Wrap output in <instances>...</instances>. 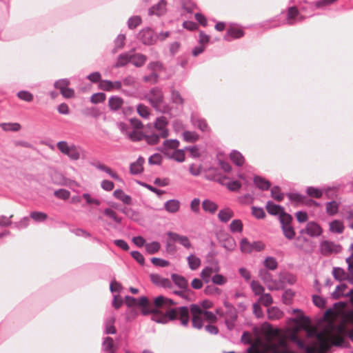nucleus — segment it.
Here are the masks:
<instances>
[{"instance_id": "1", "label": "nucleus", "mask_w": 353, "mask_h": 353, "mask_svg": "<svg viewBox=\"0 0 353 353\" xmlns=\"http://www.w3.org/2000/svg\"><path fill=\"white\" fill-rule=\"evenodd\" d=\"M299 14V11L296 6L289 7L288 9L287 17L283 21H281L279 17L277 16L263 23L261 26L265 28H273L279 27L281 25L288 24L292 25V20Z\"/></svg>"}, {"instance_id": "2", "label": "nucleus", "mask_w": 353, "mask_h": 353, "mask_svg": "<svg viewBox=\"0 0 353 353\" xmlns=\"http://www.w3.org/2000/svg\"><path fill=\"white\" fill-rule=\"evenodd\" d=\"M240 250L243 253L250 254L252 252H261L265 248V244L261 241H254L250 242L245 237L240 241Z\"/></svg>"}, {"instance_id": "3", "label": "nucleus", "mask_w": 353, "mask_h": 353, "mask_svg": "<svg viewBox=\"0 0 353 353\" xmlns=\"http://www.w3.org/2000/svg\"><path fill=\"white\" fill-rule=\"evenodd\" d=\"M57 148L72 160L77 161L79 159V152L74 145H69L67 141H60L57 143Z\"/></svg>"}, {"instance_id": "4", "label": "nucleus", "mask_w": 353, "mask_h": 353, "mask_svg": "<svg viewBox=\"0 0 353 353\" xmlns=\"http://www.w3.org/2000/svg\"><path fill=\"white\" fill-rule=\"evenodd\" d=\"M157 38V35L150 27L143 28L137 34V39L145 46H152L154 44Z\"/></svg>"}, {"instance_id": "5", "label": "nucleus", "mask_w": 353, "mask_h": 353, "mask_svg": "<svg viewBox=\"0 0 353 353\" xmlns=\"http://www.w3.org/2000/svg\"><path fill=\"white\" fill-rule=\"evenodd\" d=\"M176 319V309L175 307L167 310L164 314H161L159 310V313L152 314L151 320L161 324H165L168 321H172Z\"/></svg>"}, {"instance_id": "6", "label": "nucleus", "mask_w": 353, "mask_h": 353, "mask_svg": "<svg viewBox=\"0 0 353 353\" xmlns=\"http://www.w3.org/2000/svg\"><path fill=\"white\" fill-rule=\"evenodd\" d=\"M145 97L149 101L154 108L157 109L159 105L163 101L162 89L159 87L152 88L149 93L145 94Z\"/></svg>"}, {"instance_id": "7", "label": "nucleus", "mask_w": 353, "mask_h": 353, "mask_svg": "<svg viewBox=\"0 0 353 353\" xmlns=\"http://www.w3.org/2000/svg\"><path fill=\"white\" fill-rule=\"evenodd\" d=\"M319 249L323 256H328L332 253H340L342 250V247L340 244H336L333 241L323 240L320 243Z\"/></svg>"}, {"instance_id": "8", "label": "nucleus", "mask_w": 353, "mask_h": 353, "mask_svg": "<svg viewBox=\"0 0 353 353\" xmlns=\"http://www.w3.org/2000/svg\"><path fill=\"white\" fill-rule=\"evenodd\" d=\"M137 307L140 308L143 316L157 314L159 313L158 308H154L151 306L149 299L146 296H141L138 298V304Z\"/></svg>"}, {"instance_id": "9", "label": "nucleus", "mask_w": 353, "mask_h": 353, "mask_svg": "<svg viewBox=\"0 0 353 353\" xmlns=\"http://www.w3.org/2000/svg\"><path fill=\"white\" fill-rule=\"evenodd\" d=\"M292 313L296 314V315L294 317L289 318V321L294 323L298 326L303 327L310 323V318L308 316H305L302 310L294 308L292 310Z\"/></svg>"}, {"instance_id": "10", "label": "nucleus", "mask_w": 353, "mask_h": 353, "mask_svg": "<svg viewBox=\"0 0 353 353\" xmlns=\"http://www.w3.org/2000/svg\"><path fill=\"white\" fill-rule=\"evenodd\" d=\"M166 234L168 236H170L172 241L179 242L186 249H190L192 247L191 242L186 236L180 235L179 234L172 231L168 232Z\"/></svg>"}, {"instance_id": "11", "label": "nucleus", "mask_w": 353, "mask_h": 353, "mask_svg": "<svg viewBox=\"0 0 353 353\" xmlns=\"http://www.w3.org/2000/svg\"><path fill=\"white\" fill-rule=\"evenodd\" d=\"M190 122L194 127L198 128L201 132H204L210 130L207 121L203 118H200L192 114L190 117Z\"/></svg>"}, {"instance_id": "12", "label": "nucleus", "mask_w": 353, "mask_h": 353, "mask_svg": "<svg viewBox=\"0 0 353 353\" xmlns=\"http://www.w3.org/2000/svg\"><path fill=\"white\" fill-rule=\"evenodd\" d=\"M245 34V32L240 28H229L225 35L223 39L226 41H231L232 39H240Z\"/></svg>"}, {"instance_id": "13", "label": "nucleus", "mask_w": 353, "mask_h": 353, "mask_svg": "<svg viewBox=\"0 0 353 353\" xmlns=\"http://www.w3.org/2000/svg\"><path fill=\"white\" fill-rule=\"evenodd\" d=\"M307 234L311 237H318L323 233L321 226L315 221H309L306 225Z\"/></svg>"}, {"instance_id": "14", "label": "nucleus", "mask_w": 353, "mask_h": 353, "mask_svg": "<svg viewBox=\"0 0 353 353\" xmlns=\"http://www.w3.org/2000/svg\"><path fill=\"white\" fill-rule=\"evenodd\" d=\"M145 163V159L139 156L137 161L130 165V173L132 175H138L143 172V165Z\"/></svg>"}, {"instance_id": "15", "label": "nucleus", "mask_w": 353, "mask_h": 353, "mask_svg": "<svg viewBox=\"0 0 353 353\" xmlns=\"http://www.w3.org/2000/svg\"><path fill=\"white\" fill-rule=\"evenodd\" d=\"M171 279L175 285L185 291H190L188 280L182 275L176 273L171 274Z\"/></svg>"}, {"instance_id": "16", "label": "nucleus", "mask_w": 353, "mask_h": 353, "mask_svg": "<svg viewBox=\"0 0 353 353\" xmlns=\"http://www.w3.org/2000/svg\"><path fill=\"white\" fill-rule=\"evenodd\" d=\"M265 209L269 214L279 216L285 210L283 206L276 204L271 200L267 201Z\"/></svg>"}, {"instance_id": "17", "label": "nucleus", "mask_w": 353, "mask_h": 353, "mask_svg": "<svg viewBox=\"0 0 353 353\" xmlns=\"http://www.w3.org/2000/svg\"><path fill=\"white\" fill-rule=\"evenodd\" d=\"M176 309V316H180V323L186 327L189 323V309L186 305L175 307Z\"/></svg>"}, {"instance_id": "18", "label": "nucleus", "mask_w": 353, "mask_h": 353, "mask_svg": "<svg viewBox=\"0 0 353 353\" xmlns=\"http://www.w3.org/2000/svg\"><path fill=\"white\" fill-rule=\"evenodd\" d=\"M132 51L125 52L120 54L117 59L116 62L114 63L112 67L114 68H120L123 67L126 65L128 63H131L132 56H131Z\"/></svg>"}, {"instance_id": "19", "label": "nucleus", "mask_w": 353, "mask_h": 353, "mask_svg": "<svg viewBox=\"0 0 353 353\" xmlns=\"http://www.w3.org/2000/svg\"><path fill=\"white\" fill-rule=\"evenodd\" d=\"M253 182L256 188L262 191L268 190L272 185V183L270 181L259 175H255L254 176Z\"/></svg>"}, {"instance_id": "20", "label": "nucleus", "mask_w": 353, "mask_h": 353, "mask_svg": "<svg viewBox=\"0 0 353 353\" xmlns=\"http://www.w3.org/2000/svg\"><path fill=\"white\" fill-rule=\"evenodd\" d=\"M131 56V63L136 68H141L144 65L148 59L146 55L141 53H135L133 50H132Z\"/></svg>"}, {"instance_id": "21", "label": "nucleus", "mask_w": 353, "mask_h": 353, "mask_svg": "<svg viewBox=\"0 0 353 353\" xmlns=\"http://www.w3.org/2000/svg\"><path fill=\"white\" fill-rule=\"evenodd\" d=\"M288 339L291 343L296 344L300 350H304L307 353L312 352L310 347H309L307 345H306L305 342L303 340H301V339H299V337L296 334H290L289 336Z\"/></svg>"}, {"instance_id": "22", "label": "nucleus", "mask_w": 353, "mask_h": 353, "mask_svg": "<svg viewBox=\"0 0 353 353\" xmlns=\"http://www.w3.org/2000/svg\"><path fill=\"white\" fill-rule=\"evenodd\" d=\"M288 339L291 343L296 344L300 350H304L307 353L312 352L310 347H309L307 345H306L305 342L303 340H301V339H299V337L296 334H290L289 336Z\"/></svg>"}, {"instance_id": "23", "label": "nucleus", "mask_w": 353, "mask_h": 353, "mask_svg": "<svg viewBox=\"0 0 353 353\" xmlns=\"http://www.w3.org/2000/svg\"><path fill=\"white\" fill-rule=\"evenodd\" d=\"M234 216V212L230 208H225L219 210L217 217L223 223H228Z\"/></svg>"}, {"instance_id": "24", "label": "nucleus", "mask_w": 353, "mask_h": 353, "mask_svg": "<svg viewBox=\"0 0 353 353\" xmlns=\"http://www.w3.org/2000/svg\"><path fill=\"white\" fill-rule=\"evenodd\" d=\"M230 159L237 167H241L245 163L243 154L236 150H232L230 154Z\"/></svg>"}, {"instance_id": "25", "label": "nucleus", "mask_w": 353, "mask_h": 353, "mask_svg": "<svg viewBox=\"0 0 353 353\" xmlns=\"http://www.w3.org/2000/svg\"><path fill=\"white\" fill-rule=\"evenodd\" d=\"M164 208L170 213H175L180 208V201L176 199H170L164 203Z\"/></svg>"}, {"instance_id": "26", "label": "nucleus", "mask_w": 353, "mask_h": 353, "mask_svg": "<svg viewBox=\"0 0 353 353\" xmlns=\"http://www.w3.org/2000/svg\"><path fill=\"white\" fill-rule=\"evenodd\" d=\"M224 307L226 309L225 314L230 319H237L238 312L236 307L231 303L228 302L226 299L223 302Z\"/></svg>"}, {"instance_id": "27", "label": "nucleus", "mask_w": 353, "mask_h": 353, "mask_svg": "<svg viewBox=\"0 0 353 353\" xmlns=\"http://www.w3.org/2000/svg\"><path fill=\"white\" fill-rule=\"evenodd\" d=\"M339 203L332 200L325 203V211L326 213L330 216H334L339 212Z\"/></svg>"}, {"instance_id": "28", "label": "nucleus", "mask_w": 353, "mask_h": 353, "mask_svg": "<svg viewBox=\"0 0 353 353\" xmlns=\"http://www.w3.org/2000/svg\"><path fill=\"white\" fill-rule=\"evenodd\" d=\"M113 196L121 201L124 204L130 205L132 203V198L130 195L125 194L121 189H117L113 192Z\"/></svg>"}, {"instance_id": "29", "label": "nucleus", "mask_w": 353, "mask_h": 353, "mask_svg": "<svg viewBox=\"0 0 353 353\" xmlns=\"http://www.w3.org/2000/svg\"><path fill=\"white\" fill-rule=\"evenodd\" d=\"M31 218L37 223H42L46 221L48 218L47 213L41 211H32L29 214V219Z\"/></svg>"}, {"instance_id": "30", "label": "nucleus", "mask_w": 353, "mask_h": 353, "mask_svg": "<svg viewBox=\"0 0 353 353\" xmlns=\"http://www.w3.org/2000/svg\"><path fill=\"white\" fill-rule=\"evenodd\" d=\"M202 208L205 212L214 214L217 210L218 205L215 202L206 199L202 202Z\"/></svg>"}, {"instance_id": "31", "label": "nucleus", "mask_w": 353, "mask_h": 353, "mask_svg": "<svg viewBox=\"0 0 353 353\" xmlns=\"http://www.w3.org/2000/svg\"><path fill=\"white\" fill-rule=\"evenodd\" d=\"M330 230L332 232L341 234L344 230V225L341 221L334 219L330 223Z\"/></svg>"}, {"instance_id": "32", "label": "nucleus", "mask_w": 353, "mask_h": 353, "mask_svg": "<svg viewBox=\"0 0 353 353\" xmlns=\"http://www.w3.org/2000/svg\"><path fill=\"white\" fill-rule=\"evenodd\" d=\"M232 233H241L243 230V224L241 219H234L229 225Z\"/></svg>"}, {"instance_id": "33", "label": "nucleus", "mask_w": 353, "mask_h": 353, "mask_svg": "<svg viewBox=\"0 0 353 353\" xmlns=\"http://www.w3.org/2000/svg\"><path fill=\"white\" fill-rule=\"evenodd\" d=\"M286 196L292 202L296 203H303L306 196L300 194L299 192H287Z\"/></svg>"}, {"instance_id": "34", "label": "nucleus", "mask_w": 353, "mask_h": 353, "mask_svg": "<svg viewBox=\"0 0 353 353\" xmlns=\"http://www.w3.org/2000/svg\"><path fill=\"white\" fill-rule=\"evenodd\" d=\"M271 196L278 202L283 201L284 198V193L281 192V189L279 185H274L270 189Z\"/></svg>"}, {"instance_id": "35", "label": "nucleus", "mask_w": 353, "mask_h": 353, "mask_svg": "<svg viewBox=\"0 0 353 353\" xmlns=\"http://www.w3.org/2000/svg\"><path fill=\"white\" fill-rule=\"evenodd\" d=\"M183 138L185 142L194 143L199 139V135L196 132L185 130L183 132Z\"/></svg>"}, {"instance_id": "36", "label": "nucleus", "mask_w": 353, "mask_h": 353, "mask_svg": "<svg viewBox=\"0 0 353 353\" xmlns=\"http://www.w3.org/2000/svg\"><path fill=\"white\" fill-rule=\"evenodd\" d=\"M306 193L310 197L320 199L323 196V191L319 188L309 186L306 189Z\"/></svg>"}, {"instance_id": "37", "label": "nucleus", "mask_w": 353, "mask_h": 353, "mask_svg": "<svg viewBox=\"0 0 353 353\" xmlns=\"http://www.w3.org/2000/svg\"><path fill=\"white\" fill-rule=\"evenodd\" d=\"M145 251L149 254H154L159 252L161 248V244L159 241H152L145 245Z\"/></svg>"}, {"instance_id": "38", "label": "nucleus", "mask_w": 353, "mask_h": 353, "mask_svg": "<svg viewBox=\"0 0 353 353\" xmlns=\"http://www.w3.org/2000/svg\"><path fill=\"white\" fill-rule=\"evenodd\" d=\"M188 265L190 269L192 270H196L201 265V260L199 257L196 256L194 254H191L187 258Z\"/></svg>"}, {"instance_id": "39", "label": "nucleus", "mask_w": 353, "mask_h": 353, "mask_svg": "<svg viewBox=\"0 0 353 353\" xmlns=\"http://www.w3.org/2000/svg\"><path fill=\"white\" fill-rule=\"evenodd\" d=\"M283 232L284 236L288 240H292L295 237V231L293 226L291 225H285L282 224V227L281 228Z\"/></svg>"}, {"instance_id": "40", "label": "nucleus", "mask_w": 353, "mask_h": 353, "mask_svg": "<svg viewBox=\"0 0 353 353\" xmlns=\"http://www.w3.org/2000/svg\"><path fill=\"white\" fill-rule=\"evenodd\" d=\"M145 133L139 131L133 130L128 134V139L133 142H138L144 139Z\"/></svg>"}, {"instance_id": "41", "label": "nucleus", "mask_w": 353, "mask_h": 353, "mask_svg": "<svg viewBox=\"0 0 353 353\" xmlns=\"http://www.w3.org/2000/svg\"><path fill=\"white\" fill-rule=\"evenodd\" d=\"M213 272L212 266H206L202 270L200 276L205 283H208L211 280V274Z\"/></svg>"}, {"instance_id": "42", "label": "nucleus", "mask_w": 353, "mask_h": 353, "mask_svg": "<svg viewBox=\"0 0 353 353\" xmlns=\"http://www.w3.org/2000/svg\"><path fill=\"white\" fill-rule=\"evenodd\" d=\"M170 92H171V101L173 103H174L177 105L183 104L184 99L178 90H176L174 88H172L170 90Z\"/></svg>"}, {"instance_id": "43", "label": "nucleus", "mask_w": 353, "mask_h": 353, "mask_svg": "<svg viewBox=\"0 0 353 353\" xmlns=\"http://www.w3.org/2000/svg\"><path fill=\"white\" fill-rule=\"evenodd\" d=\"M264 266L267 270H274L278 267V262L273 256H267L263 262Z\"/></svg>"}, {"instance_id": "44", "label": "nucleus", "mask_w": 353, "mask_h": 353, "mask_svg": "<svg viewBox=\"0 0 353 353\" xmlns=\"http://www.w3.org/2000/svg\"><path fill=\"white\" fill-rule=\"evenodd\" d=\"M332 276L336 281H342L345 280V272L340 267H334L332 270Z\"/></svg>"}, {"instance_id": "45", "label": "nucleus", "mask_w": 353, "mask_h": 353, "mask_svg": "<svg viewBox=\"0 0 353 353\" xmlns=\"http://www.w3.org/2000/svg\"><path fill=\"white\" fill-rule=\"evenodd\" d=\"M279 219L281 228L282 224H284L286 226L291 225V223L293 221V217L291 214L284 210L279 216Z\"/></svg>"}, {"instance_id": "46", "label": "nucleus", "mask_w": 353, "mask_h": 353, "mask_svg": "<svg viewBox=\"0 0 353 353\" xmlns=\"http://www.w3.org/2000/svg\"><path fill=\"white\" fill-rule=\"evenodd\" d=\"M295 292L291 289H286L282 294V301L285 305H290L292 303Z\"/></svg>"}, {"instance_id": "47", "label": "nucleus", "mask_w": 353, "mask_h": 353, "mask_svg": "<svg viewBox=\"0 0 353 353\" xmlns=\"http://www.w3.org/2000/svg\"><path fill=\"white\" fill-rule=\"evenodd\" d=\"M0 126L4 131L18 132L21 129L19 123H2Z\"/></svg>"}, {"instance_id": "48", "label": "nucleus", "mask_w": 353, "mask_h": 353, "mask_svg": "<svg viewBox=\"0 0 353 353\" xmlns=\"http://www.w3.org/2000/svg\"><path fill=\"white\" fill-rule=\"evenodd\" d=\"M268 318L270 320L279 319L282 312L276 307H271L267 310Z\"/></svg>"}, {"instance_id": "49", "label": "nucleus", "mask_w": 353, "mask_h": 353, "mask_svg": "<svg viewBox=\"0 0 353 353\" xmlns=\"http://www.w3.org/2000/svg\"><path fill=\"white\" fill-rule=\"evenodd\" d=\"M142 22L141 17L139 15L130 17L127 22L128 27L130 30L135 29Z\"/></svg>"}, {"instance_id": "50", "label": "nucleus", "mask_w": 353, "mask_h": 353, "mask_svg": "<svg viewBox=\"0 0 353 353\" xmlns=\"http://www.w3.org/2000/svg\"><path fill=\"white\" fill-rule=\"evenodd\" d=\"M168 125V119L165 116H161L156 119V121L154 123V128L158 130H163V128H166Z\"/></svg>"}, {"instance_id": "51", "label": "nucleus", "mask_w": 353, "mask_h": 353, "mask_svg": "<svg viewBox=\"0 0 353 353\" xmlns=\"http://www.w3.org/2000/svg\"><path fill=\"white\" fill-rule=\"evenodd\" d=\"M17 96L19 99L26 102H31L34 99V95L28 90H20Z\"/></svg>"}, {"instance_id": "52", "label": "nucleus", "mask_w": 353, "mask_h": 353, "mask_svg": "<svg viewBox=\"0 0 353 353\" xmlns=\"http://www.w3.org/2000/svg\"><path fill=\"white\" fill-rule=\"evenodd\" d=\"M54 195L55 197L62 199V200H67L70 196V192L66 189L64 188H60L58 190H56L54 192Z\"/></svg>"}, {"instance_id": "53", "label": "nucleus", "mask_w": 353, "mask_h": 353, "mask_svg": "<svg viewBox=\"0 0 353 353\" xmlns=\"http://www.w3.org/2000/svg\"><path fill=\"white\" fill-rule=\"evenodd\" d=\"M154 308H158L160 310L161 308L166 307L165 296L163 295H159L154 299L153 302Z\"/></svg>"}, {"instance_id": "54", "label": "nucleus", "mask_w": 353, "mask_h": 353, "mask_svg": "<svg viewBox=\"0 0 353 353\" xmlns=\"http://www.w3.org/2000/svg\"><path fill=\"white\" fill-rule=\"evenodd\" d=\"M250 286L255 295H261L264 292V288L258 281H252Z\"/></svg>"}, {"instance_id": "55", "label": "nucleus", "mask_w": 353, "mask_h": 353, "mask_svg": "<svg viewBox=\"0 0 353 353\" xmlns=\"http://www.w3.org/2000/svg\"><path fill=\"white\" fill-rule=\"evenodd\" d=\"M106 95L104 92H99L94 93L90 97V102L93 104H98L105 100Z\"/></svg>"}, {"instance_id": "56", "label": "nucleus", "mask_w": 353, "mask_h": 353, "mask_svg": "<svg viewBox=\"0 0 353 353\" xmlns=\"http://www.w3.org/2000/svg\"><path fill=\"white\" fill-rule=\"evenodd\" d=\"M144 140L146 143L150 145H154L159 143V135L157 133H152V134H145Z\"/></svg>"}, {"instance_id": "57", "label": "nucleus", "mask_w": 353, "mask_h": 353, "mask_svg": "<svg viewBox=\"0 0 353 353\" xmlns=\"http://www.w3.org/2000/svg\"><path fill=\"white\" fill-rule=\"evenodd\" d=\"M353 204L345 206L342 210L343 217L348 221H351L353 220Z\"/></svg>"}, {"instance_id": "58", "label": "nucleus", "mask_w": 353, "mask_h": 353, "mask_svg": "<svg viewBox=\"0 0 353 353\" xmlns=\"http://www.w3.org/2000/svg\"><path fill=\"white\" fill-rule=\"evenodd\" d=\"M222 246L227 250L232 251L236 247V243L233 237L229 236L222 241Z\"/></svg>"}, {"instance_id": "59", "label": "nucleus", "mask_w": 353, "mask_h": 353, "mask_svg": "<svg viewBox=\"0 0 353 353\" xmlns=\"http://www.w3.org/2000/svg\"><path fill=\"white\" fill-rule=\"evenodd\" d=\"M147 69L151 72H157V71H161L163 69V65L159 61H151L147 65Z\"/></svg>"}, {"instance_id": "60", "label": "nucleus", "mask_w": 353, "mask_h": 353, "mask_svg": "<svg viewBox=\"0 0 353 353\" xmlns=\"http://www.w3.org/2000/svg\"><path fill=\"white\" fill-rule=\"evenodd\" d=\"M159 75L157 72H151L148 75L143 77V81L145 83L156 84L159 82Z\"/></svg>"}, {"instance_id": "61", "label": "nucleus", "mask_w": 353, "mask_h": 353, "mask_svg": "<svg viewBox=\"0 0 353 353\" xmlns=\"http://www.w3.org/2000/svg\"><path fill=\"white\" fill-rule=\"evenodd\" d=\"M252 215L257 219H263L265 217V212L261 207L252 206Z\"/></svg>"}, {"instance_id": "62", "label": "nucleus", "mask_w": 353, "mask_h": 353, "mask_svg": "<svg viewBox=\"0 0 353 353\" xmlns=\"http://www.w3.org/2000/svg\"><path fill=\"white\" fill-rule=\"evenodd\" d=\"M312 301L315 306L319 308H324L326 305V299L319 295H312Z\"/></svg>"}, {"instance_id": "63", "label": "nucleus", "mask_w": 353, "mask_h": 353, "mask_svg": "<svg viewBox=\"0 0 353 353\" xmlns=\"http://www.w3.org/2000/svg\"><path fill=\"white\" fill-rule=\"evenodd\" d=\"M137 113L139 114V116L143 119H147L150 116V112H149L148 108L142 103H139L137 105Z\"/></svg>"}, {"instance_id": "64", "label": "nucleus", "mask_w": 353, "mask_h": 353, "mask_svg": "<svg viewBox=\"0 0 353 353\" xmlns=\"http://www.w3.org/2000/svg\"><path fill=\"white\" fill-rule=\"evenodd\" d=\"M162 160H163V158H162V156L161 155V154L157 152V153L152 154L148 158V164L151 165H160L162 163Z\"/></svg>"}]
</instances>
